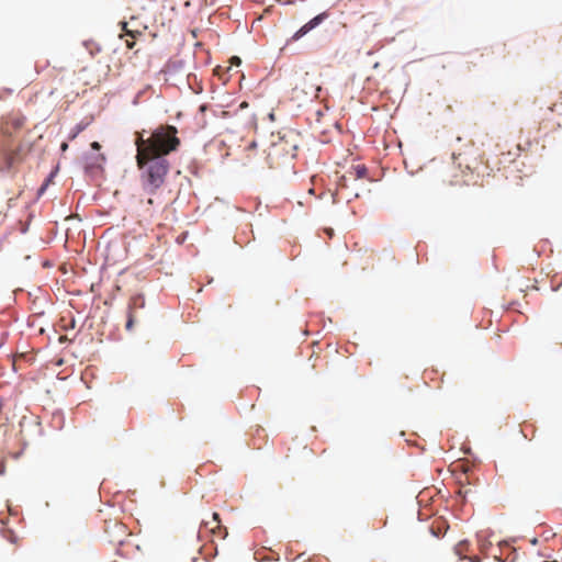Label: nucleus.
Segmentation results:
<instances>
[{
    "label": "nucleus",
    "instance_id": "nucleus-1",
    "mask_svg": "<svg viewBox=\"0 0 562 562\" xmlns=\"http://www.w3.org/2000/svg\"><path fill=\"white\" fill-rule=\"evenodd\" d=\"M139 170V181L145 193L154 195L165 184L170 171V162L165 155H156L148 159L143 154L135 156Z\"/></svg>",
    "mask_w": 562,
    "mask_h": 562
},
{
    "label": "nucleus",
    "instance_id": "nucleus-2",
    "mask_svg": "<svg viewBox=\"0 0 562 562\" xmlns=\"http://www.w3.org/2000/svg\"><path fill=\"white\" fill-rule=\"evenodd\" d=\"M101 144L97 140L90 144V150L85 151L81 156L83 161V171L87 176L95 178L104 172L106 157L101 153Z\"/></svg>",
    "mask_w": 562,
    "mask_h": 562
},
{
    "label": "nucleus",
    "instance_id": "nucleus-3",
    "mask_svg": "<svg viewBox=\"0 0 562 562\" xmlns=\"http://www.w3.org/2000/svg\"><path fill=\"white\" fill-rule=\"evenodd\" d=\"M329 16L328 11H323L315 16H313L311 20H308L306 23H304L299 30L294 32V34L291 36L290 40H288L286 44L282 48V50H288L292 42H296L307 35L310 32L318 27L325 20H327Z\"/></svg>",
    "mask_w": 562,
    "mask_h": 562
},
{
    "label": "nucleus",
    "instance_id": "nucleus-4",
    "mask_svg": "<svg viewBox=\"0 0 562 562\" xmlns=\"http://www.w3.org/2000/svg\"><path fill=\"white\" fill-rule=\"evenodd\" d=\"M169 136L166 138V147H165V155H169L171 153H175L179 149L181 145L180 138L177 136L178 128L173 125H168L167 127Z\"/></svg>",
    "mask_w": 562,
    "mask_h": 562
},
{
    "label": "nucleus",
    "instance_id": "nucleus-5",
    "mask_svg": "<svg viewBox=\"0 0 562 562\" xmlns=\"http://www.w3.org/2000/svg\"><path fill=\"white\" fill-rule=\"evenodd\" d=\"M0 156L2 158V165L0 166V170L2 172H9L14 165L15 154L7 146L0 147Z\"/></svg>",
    "mask_w": 562,
    "mask_h": 562
},
{
    "label": "nucleus",
    "instance_id": "nucleus-6",
    "mask_svg": "<svg viewBox=\"0 0 562 562\" xmlns=\"http://www.w3.org/2000/svg\"><path fill=\"white\" fill-rule=\"evenodd\" d=\"M58 170H59V168L57 166L54 169H52L49 171V173L45 177L44 181L37 188V191H36L37 198H41L46 192V190L48 189V187L50 186V183L54 181L55 177L57 176Z\"/></svg>",
    "mask_w": 562,
    "mask_h": 562
},
{
    "label": "nucleus",
    "instance_id": "nucleus-7",
    "mask_svg": "<svg viewBox=\"0 0 562 562\" xmlns=\"http://www.w3.org/2000/svg\"><path fill=\"white\" fill-rule=\"evenodd\" d=\"M145 307V296L143 293H135L131 296L127 311L134 313L136 310Z\"/></svg>",
    "mask_w": 562,
    "mask_h": 562
},
{
    "label": "nucleus",
    "instance_id": "nucleus-8",
    "mask_svg": "<svg viewBox=\"0 0 562 562\" xmlns=\"http://www.w3.org/2000/svg\"><path fill=\"white\" fill-rule=\"evenodd\" d=\"M90 124V121H80L77 123L69 132L68 138L75 139L79 134H81Z\"/></svg>",
    "mask_w": 562,
    "mask_h": 562
},
{
    "label": "nucleus",
    "instance_id": "nucleus-9",
    "mask_svg": "<svg viewBox=\"0 0 562 562\" xmlns=\"http://www.w3.org/2000/svg\"><path fill=\"white\" fill-rule=\"evenodd\" d=\"M184 67V61L182 59L178 60H169L167 63V72L172 75L180 71Z\"/></svg>",
    "mask_w": 562,
    "mask_h": 562
},
{
    "label": "nucleus",
    "instance_id": "nucleus-10",
    "mask_svg": "<svg viewBox=\"0 0 562 562\" xmlns=\"http://www.w3.org/2000/svg\"><path fill=\"white\" fill-rule=\"evenodd\" d=\"M469 550V542L463 540V541H460L456 547H454V552L458 557H460L461 559H465L467 555H465V552H468Z\"/></svg>",
    "mask_w": 562,
    "mask_h": 562
},
{
    "label": "nucleus",
    "instance_id": "nucleus-11",
    "mask_svg": "<svg viewBox=\"0 0 562 562\" xmlns=\"http://www.w3.org/2000/svg\"><path fill=\"white\" fill-rule=\"evenodd\" d=\"M351 169L355 172L356 179H363L368 176V168L364 165H353Z\"/></svg>",
    "mask_w": 562,
    "mask_h": 562
},
{
    "label": "nucleus",
    "instance_id": "nucleus-12",
    "mask_svg": "<svg viewBox=\"0 0 562 562\" xmlns=\"http://www.w3.org/2000/svg\"><path fill=\"white\" fill-rule=\"evenodd\" d=\"M136 323V318L134 316V313H131L127 311V317H126V323H125V329L126 330H132L134 325Z\"/></svg>",
    "mask_w": 562,
    "mask_h": 562
},
{
    "label": "nucleus",
    "instance_id": "nucleus-13",
    "mask_svg": "<svg viewBox=\"0 0 562 562\" xmlns=\"http://www.w3.org/2000/svg\"><path fill=\"white\" fill-rule=\"evenodd\" d=\"M464 476H465V482L468 484L475 485V481H479V477H476L473 473H465Z\"/></svg>",
    "mask_w": 562,
    "mask_h": 562
},
{
    "label": "nucleus",
    "instance_id": "nucleus-14",
    "mask_svg": "<svg viewBox=\"0 0 562 562\" xmlns=\"http://www.w3.org/2000/svg\"><path fill=\"white\" fill-rule=\"evenodd\" d=\"M245 234H246V232H245V231H243L240 234L236 235V236L234 237V243H235L236 245H239L240 247H243V246H244V240L241 239V235H245Z\"/></svg>",
    "mask_w": 562,
    "mask_h": 562
},
{
    "label": "nucleus",
    "instance_id": "nucleus-15",
    "mask_svg": "<svg viewBox=\"0 0 562 562\" xmlns=\"http://www.w3.org/2000/svg\"><path fill=\"white\" fill-rule=\"evenodd\" d=\"M188 81L190 83V86H198V77L195 74H189L188 76Z\"/></svg>",
    "mask_w": 562,
    "mask_h": 562
},
{
    "label": "nucleus",
    "instance_id": "nucleus-16",
    "mask_svg": "<svg viewBox=\"0 0 562 562\" xmlns=\"http://www.w3.org/2000/svg\"><path fill=\"white\" fill-rule=\"evenodd\" d=\"M144 91H138L133 98L132 104L137 105L139 103V99L143 95Z\"/></svg>",
    "mask_w": 562,
    "mask_h": 562
},
{
    "label": "nucleus",
    "instance_id": "nucleus-17",
    "mask_svg": "<svg viewBox=\"0 0 562 562\" xmlns=\"http://www.w3.org/2000/svg\"><path fill=\"white\" fill-rule=\"evenodd\" d=\"M338 186H339L340 188H346V187H347V178H346L345 176H341V177L339 178Z\"/></svg>",
    "mask_w": 562,
    "mask_h": 562
},
{
    "label": "nucleus",
    "instance_id": "nucleus-18",
    "mask_svg": "<svg viewBox=\"0 0 562 562\" xmlns=\"http://www.w3.org/2000/svg\"><path fill=\"white\" fill-rule=\"evenodd\" d=\"M120 25H121L122 30H123V31H125L127 34H132V33H133L132 31H130V30L127 29V22H125V21H121V22H120Z\"/></svg>",
    "mask_w": 562,
    "mask_h": 562
},
{
    "label": "nucleus",
    "instance_id": "nucleus-19",
    "mask_svg": "<svg viewBox=\"0 0 562 562\" xmlns=\"http://www.w3.org/2000/svg\"><path fill=\"white\" fill-rule=\"evenodd\" d=\"M191 89H192L193 93H195V94H200L203 91L201 85H198L196 87L191 86Z\"/></svg>",
    "mask_w": 562,
    "mask_h": 562
},
{
    "label": "nucleus",
    "instance_id": "nucleus-20",
    "mask_svg": "<svg viewBox=\"0 0 562 562\" xmlns=\"http://www.w3.org/2000/svg\"><path fill=\"white\" fill-rule=\"evenodd\" d=\"M113 527H114L115 529H117L119 531H121V533H123V535L125 533V527H124L122 524H117V522H115V524L113 525Z\"/></svg>",
    "mask_w": 562,
    "mask_h": 562
},
{
    "label": "nucleus",
    "instance_id": "nucleus-21",
    "mask_svg": "<svg viewBox=\"0 0 562 562\" xmlns=\"http://www.w3.org/2000/svg\"><path fill=\"white\" fill-rule=\"evenodd\" d=\"M125 45L128 49H132L135 45V42H134V40H126Z\"/></svg>",
    "mask_w": 562,
    "mask_h": 562
},
{
    "label": "nucleus",
    "instance_id": "nucleus-22",
    "mask_svg": "<svg viewBox=\"0 0 562 562\" xmlns=\"http://www.w3.org/2000/svg\"><path fill=\"white\" fill-rule=\"evenodd\" d=\"M5 472V464H4V461L1 459L0 460V475H3Z\"/></svg>",
    "mask_w": 562,
    "mask_h": 562
},
{
    "label": "nucleus",
    "instance_id": "nucleus-23",
    "mask_svg": "<svg viewBox=\"0 0 562 562\" xmlns=\"http://www.w3.org/2000/svg\"><path fill=\"white\" fill-rule=\"evenodd\" d=\"M207 110V104H201L199 111L204 113Z\"/></svg>",
    "mask_w": 562,
    "mask_h": 562
},
{
    "label": "nucleus",
    "instance_id": "nucleus-24",
    "mask_svg": "<svg viewBox=\"0 0 562 562\" xmlns=\"http://www.w3.org/2000/svg\"><path fill=\"white\" fill-rule=\"evenodd\" d=\"M469 561L470 562H481L479 557H471V558H469Z\"/></svg>",
    "mask_w": 562,
    "mask_h": 562
},
{
    "label": "nucleus",
    "instance_id": "nucleus-25",
    "mask_svg": "<svg viewBox=\"0 0 562 562\" xmlns=\"http://www.w3.org/2000/svg\"><path fill=\"white\" fill-rule=\"evenodd\" d=\"M268 117H269V120H270V121H274V120H276V115H274V113H273V112H270V113L268 114Z\"/></svg>",
    "mask_w": 562,
    "mask_h": 562
},
{
    "label": "nucleus",
    "instance_id": "nucleus-26",
    "mask_svg": "<svg viewBox=\"0 0 562 562\" xmlns=\"http://www.w3.org/2000/svg\"><path fill=\"white\" fill-rule=\"evenodd\" d=\"M213 519L216 520L217 522H220V517H218V514L217 513H213L212 515Z\"/></svg>",
    "mask_w": 562,
    "mask_h": 562
},
{
    "label": "nucleus",
    "instance_id": "nucleus-27",
    "mask_svg": "<svg viewBox=\"0 0 562 562\" xmlns=\"http://www.w3.org/2000/svg\"><path fill=\"white\" fill-rule=\"evenodd\" d=\"M34 325H35L34 321L27 319L29 327H34Z\"/></svg>",
    "mask_w": 562,
    "mask_h": 562
},
{
    "label": "nucleus",
    "instance_id": "nucleus-28",
    "mask_svg": "<svg viewBox=\"0 0 562 562\" xmlns=\"http://www.w3.org/2000/svg\"><path fill=\"white\" fill-rule=\"evenodd\" d=\"M233 58H234V60H236L238 64H240V58H239V56H234Z\"/></svg>",
    "mask_w": 562,
    "mask_h": 562
},
{
    "label": "nucleus",
    "instance_id": "nucleus-29",
    "mask_svg": "<svg viewBox=\"0 0 562 562\" xmlns=\"http://www.w3.org/2000/svg\"><path fill=\"white\" fill-rule=\"evenodd\" d=\"M560 286H561V284H558V285H555V286H552V290H553V291H558V290L560 289Z\"/></svg>",
    "mask_w": 562,
    "mask_h": 562
},
{
    "label": "nucleus",
    "instance_id": "nucleus-30",
    "mask_svg": "<svg viewBox=\"0 0 562 562\" xmlns=\"http://www.w3.org/2000/svg\"><path fill=\"white\" fill-rule=\"evenodd\" d=\"M521 432H522L525 438H528V435L526 434L525 428L521 429Z\"/></svg>",
    "mask_w": 562,
    "mask_h": 562
},
{
    "label": "nucleus",
    "instance_id": "nucleus-31",
    "mask_svg": "<svg viewBox=\"0 0 562 562\" xmlns=\"http://www.w3.org/2000/svg\"><path fill=\"white\" fill-rule=\"evenodd\" d=\"M22 454V451L14 454V458L18 459Z\"/></svg>",
    "mask_w": 562,
    "mask_h": 562
},
{
    "label": "nucleus",
    "instance_id": "nucleus-32",
    "mask_svg": "<svg viewBox=\"0 0 562 562\" xmlns=\"http://www.w3.org/2000/svg\"><path fill=\"white\" fill-rule=\"evenodd\" d=\"M157 134H158V135H160V136H162V135H164L162 130H161V131H158V130H157Z\"/></svg>",
    "mask_w": 562,
    "mask_h": 562
},
{
    "label": "nucleus",
    "instance_id": "nucleus-33",
    "mask_svg": "<svg viewBox=\"0 0 562 562\" xmlns=\"http://www.w3.org/2000/svg\"><path fill=\"white\" fill-rule=\"evenodd\" d=\"M216 70H217V71H223V69L221 68V66H217V67H216Z\"/></svg>",
    "mask_w": 562,
    "mask_h": 562
},
{
    "label": "nucleus",
    "instance_id": "nucleus-34",
    "mask_svg": "<svg viewBox=\"0 0 562 562\" xmlns=\"http://www.w3.org/2000/svg\"><path fill=\"white\" fill-rule=\"evenodd\" d=\"M246 227L251 231V224L246 225Z\"/></svg>",
    "mask_w": 562,
    "mask_h": 562
}]
</instances>
